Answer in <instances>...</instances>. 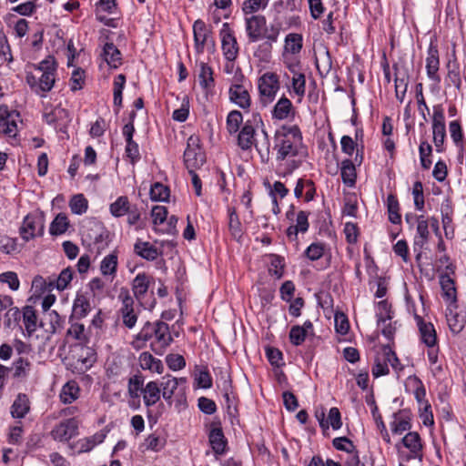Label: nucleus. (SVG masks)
<instances>
[{
    "label": "nucleus",
    "instance_id": "23",
    "mask_svg": "<svg viewBox=\"0 0 466 466\" xmlns=\"http://www.w3.org/2000/svg\"><path fill=\"white\" fill-rule=\"evenodd\" d=\"M255 128L249 120L246 121L238 131V145L244 150L249 149L255 144Z\"/></svg>",
    "mask_w": 466,
    "mask_h": 466
},
{
    "label": "nucleus",
    "instance_id": "56",
    "mask_svg": "<svg viewBox=\"0 0 466 466\" xmlns=\"http://www.w3.org/2000/svg\"><path fill=\"white\" fill-rule=\"evenodd\" d=\"M55 73L56 71L44 72L42 73L41 76L38 77V87L41 92L47 93L53 88L56 82Z\"/></svg>",
    "mask_w": 466,
    "mask_h": 466
},
{
    "label": "nucleus",
    "instance_id": "4",
    "mask_svg": "<svg viewBox=\"0 0 466 466\" xmlns=\"http://www.w3.org/2000/svg\"><path fill=\"white\" fill-rule=\"evenodd\" d=\"M279 89V76L275 73L267 72L258 79V91L260 101L264 106L271 103Z\"/></svg>",
    "mask_w": 466,
    "mask_h": 466
},
{
    "label": "nucleus",
    "instance_id": "51",
    "mask_svg": "<svg viewBox=\"0 0 466 466\" xmlns=\"http://www.w3.org/2000/svg\"><path fill=\"white\" fill-rule=\"evenodd\" d=\"M144 380L141 376L134 375L128 380V395L131 399L140 398V394H143L144 390Z\"/></svg>",
    "mask_w": 466,
    "mask_h": 466
},
{
    "label": "nucleus",
    "instance_id": "52",
    "mask_svg": "<svg viewBox=\"0 0 466 466\" xmlns=\"http://www.w3.org/2000/svg\"><path fill=\"white\" fill-rule=\"evenodd\" d=\"M302 48V36L299 34H289L285 38V49L293 55L300 52Z\"/></svg>",
    "mask_w": 466,
    "mask_h": 466
},
{
    "label": "nucleus",
    "instance_id": "6",
    "mask_svg": "<svg viewBox=\"0 0 466 466\" xmlns=\"http://www.w3.org/2000/svg\"><path fill=\"white\" fill-rule=\"evenodd\" d=\"M80 420L76 417L63 420L54 427L50 434L55 441H68L78 435Z\"/></svg>",
    "mask_w": 466,
    "mask_h": 466
},
{
    "label": "nucleus",
    "instance_id": "20",
    "mask_svg": "<svg viewBox=\"0 0 466 466\" xmlns=\"http://www.w3.org/2000/svg\"><path fill=\"white\" fill-rule=\"evenodd\" d=\"M161 396V387L157 381L151 380L144 387L143 400L147 408L154 406L160 400Z\"/></svg>",
    "mask_w": 466,
    "mask_h": 466
},
{
    "label": "nucleus",
    "instance_id": "27",
    "mask_svg": "<svg viewBox=\"0 0 466 466\" xmlns=\"http://www.w3.org/2000/svg\"><path fill=\"white\" fill-rule=\"evenodd\" d=\"M91 310L88 298L84 294H77L73 303L71 317L76 319L85 318Z\"/></svg>",
    "mask_w": 466,
    "mask_h": 466
},
{
    "label": "nucleus",
    "instance_id": "38",
    "mask_svg": "<svg viewBox=\"0 0 466 466\" xmlns=\"http://www.w3.org/2000/svg\"><path fill=\"white\" fill-rule=\"evenodd\" d=\"M23 323L29 335L33 334L37 328V316L32 306H26L23 310Z\"/></svg>",
    "mask_w": 466,
    "mask_h": 466
},
{
    "label": "nucleus",
    "instance_id": "34",
    "mask_svg": "<svg viewBox=\"0 0 466 466\" xmlns=\"http://www.w3.org/2000/svg\"><path fill=\"white\" fill-rule=\"evenodd\" d=\"M126 85V76L123 74L117 75L114 79L113 88V103L116 107L115 111L117 114L122 106V93Z\"/></svg>",
    "mask_w": 466,
    "mask_h": 466
},
{
    "label": "nucleus",
    "instance_id": "28",
    "mask_svg": "<svg viewBox=\"0 0 466 466\" xmlns=\"http://www.w3.org/2000/svg\"><path fill=\"white\" fill-rule=\"evenodd\" d=\"M32 369V363L28 359H25L23 357H19L13 362V377L18 380H25Z\"/></svg>",
    "mask_w": 466,
    "mask_h": 466
},
{
    "label": "nucleus",
    "instance_id": "58",
    "mask_svg": "<svg viewBox=\"0 0 466 466\" xmlns=\"http://www.w3.org/2000/svg\"><path fill=\"white\" fill-rule=\"evenodd\" d=\"M325 245L320 242L310 244L305 250V256L311 261H315L323 257Z\"/></svg>",
    "mask_w": 466,
    "mask_h": 466
},
{
    "label": "nucleus",
    "instance_id": "44",
    "mask_svg": "<svg viewBox=\"0 0 466 466\" xmlns=\"http://www.w3.org/2000/svg\"><path fill=\"white\" fill-rule=\"evenodd\" d=\"M387 208L389 213V220L393 224H400L401 221L400 205L397 198L392 194H390L387 198Z\"/></svg>",
    "mask_w": 466,
    "mask_h": 466
},
{
    "label": "nucleus",
    "instance_id": "17",
    "mask_svg": "<svg viewBox=\"0 0 466 466\" xmlns=\"http://www.w3.org/2000/svg\"><path fill=\"white\" fill-rule=\"evenodd\" d=\"M210 34L211 31L207 27L204 21L198 19L194 22L193 35L197 53H203L205 45L208 44Z\"/></svg>",
    "mask_w": 466,
    "mask_h": 466
},
{
    "label": "nucleus",
    "instance_id": "54",
    "mask_svg": "<svg viewBox=\"0 0 466 466\" xmlns=\"http://www.w3.org/2000/svg\"><path fill=\"white\" fill-rule=\"evenodd\" d=\"M390 370L388 367V361L385 360V352L384 349L382 352L379 354L375 359V363L372 368V375L375 378H379L380 376H384L389 374Z\"/></svg>",
    "mask_w": 466,
    "mask_h": 466
},
{
    "label": "nucleus",
    "instance_id": "64",
    "mask_svg": "<svg viewBox=\"0 0 466 466\" xmlns=\"http://www.w3.org/2000/svg\"><path fill=\"white\" fill-rule=\"evenodd\" d=\"M333 447L338 451H346L347 453L352 452L355 450V445L347 437H337L332 441Z\"/></svg>",
    "mask_w": 466,
    "mask_h": 466
},
{
    "label": "nucleus",
    "instance_id": "11",
    "mask_svg": "<svg viewBox=\"0 0 466 466\" xmlns=\"http://www.w3.org/2000/svg\"><path fill=\"white\" fill-rule=\"evenodd\" d=\"M279 35V29L272 25L269 28V33L263 38L265 41L259 44L254 52L255 57L260 61L268 62L271 57L272 44L278 41Z\"/></svg>",
    "mask_w": 466,
    "mask_h": 466
},
{
    "label": "nucleus",
    "instance_id": "22",
    "mask_svg": "<svg viewBox=\"0 0 466 466\" xmlns=\"http://www.w3.org/2000/svg\"><path fill=\"white\" fill-rule=\"evenodd\" d=\"M30 411V400L25 393H18L15 399L10 412L15 419H23Z\"/></svg>",
    "mask_w": 466,
    "mask_h": 466
},
{
    "label": "nucleus",
    "instance_id": "49",
    "mask_svg": "<svg viewBox=\"0 0 466 466\" xmlns=\"http://www.w3.org/2000/svg\"><path fill=\"white\" fill-rule=\"evenodd\" d=\"M448 86H453L457 89L461 88V79L460 74V68L458 64L454 61L453 63L449 62L448 64V74L446 77Z\"/></svg>",
    "mask_w": 466,
    "mask_h": 466
},
{
    "label": "nucleus",
    "instance_id": "31",
    "mask_svg": "<svg viewBox=\"0 0 466 466\" xmlns=\"http://www.w3.org/2000/svg\"><path fill=\"white\" fill-rule=\"evenodd\" d=\"M134 251L137 255L150 261L155 260L158 257V251L156 247L149 242H143L139 239L134 245Z\"/></svg>",
    "mask_w": 466,
    "mask_h": 466
},
{
    "label": "nucleus",
    "instance_id": "41",
    "mask_svg": "<svg viewBox=\"0 0 466 466\" xmlns=\"http://www.w3.org/2000/svg\"><path fill=\"white\" fill-rule=\"evenodd\" d=\"M69 226V221L66 214L59 213L52 221L49 232L53 236L64 234Z\"/></svg>",
    "mask_w": 466,
    "mask_h": 466
},
{
    "label": "nucleus",
    "instance_id": "33",
    "mask_svg": "<svg viewBox=\"0 0 466 466\" xmlns=\"http://www.w3.org/2000/svg\"><path fill=\"white\" fill-rule=\"evenodd\" d=\"M103 56L111 67L117 68L121 65V53L113 43H106L105 45Z\"/></svg>",
    "mask_w": 466,
    "mask_h": 466
},
{
    "label": "nucleus",
    "instance_id": "59",
    "mask_svg": "<svg viewBox=\"0 0 466 466\" xmlns=\"http://www.w3.org/2000/svg\"><path fill=\"white\" fill-rule=\"evenodd\" d=\"M0 251L5 254L18 252L17 239L0 234Z\"/></svg>",
    "mask_w": 466,
    "mask_h": 466
},
{
    "label": "nucleus",
    "instance_id": "62",
    "mask_svg": "<svg viewBox=\"0 0 466 466\" xmlns=\"http://www.w3.org/2000/svg\"><path fill=\"white\" fill-rule=\"evenodd\" d=\"M446 316L451 330L454 333H459L464 326L463 317L460 316L458 313H453L451 310H450V313Z\"/></svg>",
    "mask_w": 466,
    "mask_h": 466
},
{
    "label": "nucleus",
    "instance_id": "40",
    "mask_svg": "<svg viewBox=\"0 0 466 466\" xmlns=\"http://www.w3.org/2000/svg\"><path fill=\"white\" fill-rule=\"evenodd\" d=\"M228 228L232 237L239 239L242 235V227L235 208H228Z\"/></svg>",
    "mask_w": 466,
    "mask_h": 466
},
{
    "label": "nucleus",
    "instance_id": "18",
    "mask_svg": "<svg viewBox=\"0 0 466 466\" xmlns=\"http://www.w3.org/2000/svg\"><path fill=\"white\" fill-rule=\"evenodd\" d=\"M209 443L216 454L221 455L226 451L227 441L219 423L213 422L208 434Z\"/></svg>",
    "mask_w": 466,
    "mask_h": 466
},
{
    "label": "nucleus",
    "instance_id": "39",
    "mask_svg": "<svg viewBox=\"0 0 466 466\" xmlns=\"http://www.w3.org/2000/svg\"><path fill=\"white\" fill-rule=\"evenodd\" d=\"M117 268V255L116 252L106 256L100 263V271L103 276H115Z\"/></svg>",
    "mask_w": 466,
    "mask_h": 466
},
{
    "label": "nucleus",
    "instance_id": "19",
    "mask_svg": "<svg viewBox=\"0 0 466 466\" xmlns=\"http://www.w3.org/2000/svg\"><path fill=\"white\" fill-rule=\"evenodd\" d=\"M440 66L439 51L432 44L428 49V56L426 59V70L430 79L439 83L441 81L438 70Z\"/></svg>",
    "mask_w": 466,
    "mask_h": 466
},
{
    "label": "nucleus",
    "instance_id": "61",
    "mask_svg": "<svg viewBox=\"0 0 466 466\" xmlns=\"http://www.w3.org/2000/svg\"><path fill=\"white\" fill-rule=\"evenodd\" d=\"M304 329L299 325H295L290 329L289 337L294 346H299L305 341L308 334Z\"/></svg>",
    "mask_w": 466,
    "mask_h": 466
},
{
    "label": "nucleus",
    "instance_id": "55",
    "mask_svg": "<svg viewBox=\"0 0 466 466\" xmlns=\"http://www.w3.org/2000/svg\"><path fill=\"white\" fill-rule=\"evenodd\" d=\"M21 319V312L17 307L11 306L7 309L4 318V326L6 329H14L18 325Z\"/></svg>",
    "mask_w": 466,
    "mask_h": 466
},
{
    "label": "nucleus",
    "instance_id": "15",
    "mask_svg": "<svg viewBox=\"0 0 466 466\" xmlns=\"http://www.w3.org/2000/svg\"><path fill=\"white\" fill-rule=\"evenodd\" d=\"M107 232L101 227H96V229L83 234V242L88 246L93 244L96 248V253L99 254L107 246Z\"/></svg>",
    "mask_w": 466,
    "mask_h": 466
},
{
    "label": "nucleus",
    "instance_id": "48",
    "mask_svg": "<svg viewBox=\"0 0 466 466\" xmlns=\"http://www.w3.org/2000/svg\"><path fill=\"white\" fill-rule=\"evenodd\" d=\"M449 130L451 134V137L457 147L461 150L463 149L464 147V138L461 126L458 120H453L449 124Z\"/></svg>",
    "mask_w": 466,
    "mask_h": 466
},
{
    "label": "nucleus",
    "instance_id": "36",
    "mask_svg": "<svg viewBox=\"0 0 466 466\" xmlns=\"http://www.w3.org/2000/svg\"><path fill=\"white\" fill-rule=\"evenodd\" d=\"M130 202L126 196H121L116 200L110 204L109 211L115 218H120L127 215L131 208Z\"/></svg>",
    "mask_w": 466,
    "mask_h": 466
},
{
    "label": "nucleus",
    "instance_id": "13",
    "mask_svg": "<svg viewBox=\"0 0 466 466\" xmlns=\"http://www.w3.org/2000/svg\"><path fill=\"white\" fill-rule=\"evenodd\" d=\"M229 100L244 110L249 109L251 98L248 89L241 84L234 83L230 86Z\"/></svg>",
    "mask_w": 466,
    "mask_h": 466
},
{
    "label": "nucleus",
    "instance_id": "12",
    "mask_svg": "<svg viewBox=\"0 0 466 466\" xmlns=\"http://www.w3.org/2000/svg\"><path fill=\"white\" fill-rule=\"evenodd\" d=\"M401 442L405 448L410 451L408 460L418 459L420 461L423 459V444L421 438L417 431L408 432L402 439Z\"/></svg>",
    "mask_w": 466,
    "mask_h": 466
},
{
    "label": "nucleus",
    "instance_id": "42",
    "mask_svg": "<svg viewBox=\"0 0 466 466\" xmlns=\"http://www.w3.org/2000/svg\"><path fill=\"white\" fill-rule=\"evenodd\" d=\"M242 123L243 116L240 111L232 110L228 114L226 127L230 135L237 134L239 131V127Z\"/></svg>",
    "mask_w": 466,
    "mask_h": 466
},
{
    "label": "nucleus",
    "instance_id": "29",
    "mask_svg": "<svg viewBox=\"0 0 466 466\" xmlns=\"http://www.w3.org/2000/svg\"><path fill=\"white\" fill-rule=\"evenodd\" d=\"M290 72L293 74L291 79V86L293 92L299 96L300 101L306 92V77L303 73L296 71V66H289Z\"/></svg>",
    "mask_w": 466,
    "mask_h": 466
},
{
    "label": "nucleus",
    "instance_id": "45",
    "mask_svg": "<svg viewBox=\"0 0 466 466\" xmlns=\"http://www.w3.org/2000/svg\"><path fill=\"white\" fill-rule=\"evenodd\" d=\"M200 71L198 74L199 84L205 88L208 89L214 86L213 70L204 62L199 64Z\"/></svg>",
    "mask_w": 466,
    "mask_h": 466
},
{
    "label": "nucleus",
    "instance_id": "35",
    "mask_svg": "<svg viewBox=\"0 0 466 466\" xmlns=\"http://www.w3.org/2000/svg\"><path fill=\"white\" fill-rule=\"evenodd\" d=\"M79 387L74 380L66 382L60 392V400L65 404L75 401L79 397Z\"/></svg>",
    "mask_w": 466,
    "mask_h": 466
},
{
    "label": "nucleus",
    "instance_id": "7",
    "mask_svg": "<svg viewBox=\"0 0 466 466\" xmlns=\"http://www.w3.org/2000/svg\"><path fill=\"white\" fill-rule=\"evenodd\" d=\"M118 298L122 302V306L119 309L122 322L125 327L131 329L136 326L137 321V314L134 309V299L130 296L129 291L124 289H121Z\"/></svg>",
    "mask_w": 466,
    "mask_h": 466
},
{
    "label": "nucleus",
    "instance_id": "26",
    "mask_svg": "<svg viewBox=\"0 0 466 466\" xmlns=\"http://www.w3.org/2000/svg\"><path fill=\"white\" fill-rule=\"evenodd\" d=\"M73 279V269L66 268L63 269L57 277H50L48 279V286L50 289H56L58 290L66 289Z\"/></svg>",
    "mask_w": 466,
    "mask_h": 466
},
{
    "label": "nucleus",
    "instance_id": "8",
    "mask_svg": "<svg viewBox=\"0 0 466 466\" xmlns=\"http://www.w3.org/2000/svg\"><path fill=\"white\" fill-rule=\"evenodd\" d=\"M155 341L151 342L150 348L157 355H163L166 349L173 341V339L169 333V327L166 322L156 321L155 322Z\"/></svg>",
    "mask_w": 466,
    "mask_h": 466
},
{
    "label": "nucleus",
    "instance_id": "57",
    "mask_svg": "<svg viewBox=\"0 0 466 466\" xmlns=\"http://www.w3.org/2000/svg\"><path fill=\"white\" fill-rule=\"evenodd\" d=\"M420 163L424 169H429L431 166V156L432 147L427 142L422 141L419 147Z\"/></svg>",
    "mask_w": 466,
    "mask_h": 466
},
{
    "label": "nucleus",
    "instance_id": "47",
    "mask_svg": "<svg viewBox=\"0 0 466 466\" xmlns=\"http://www.w3.org/2000/svg\"><path fill=\"white\" fill-rule=\"evenodd\" d=\"M376 317L378 326L384 325L386 321L392 319L391 307L387 300L378 302Z\"/></svg>",
    "mask_w": 466,
    "mask_h": 466
},
{
    "label": "nucleus",
    "instance_id": "24",
    "mask_svg": "<svg viewBox=\"0 0 466 466\" xmlns=\"http://www.w3.org/2000/svg\"><path fill=\"white\" fill-rule=\"evenodd\" d=\"M440 284L444 299L449 301L451 305L455 304L457 302V292L453 279L448 274H441Z\"/></svg>",
    "mask_w": 466,
    "mask_h": 466
},
{
    "label": "nucleus",
    "instance_id": "53",
    "mask_svg": "<svg viewBox=\"0 0 466 466\" xmlns=\"http://www.w3.org/2000/svg\"><path fill=\"white\" fill-rule=\"evenodd\" d=\"M69 207L74 214L82 215L86 212L88 202L84 195L77 194L71 198Z\"/></svg>",
    "mask_w": 466,
    "mask_h": 466
},
{
    "label": "nucleus",
    "instance_id": "3",
    "mask_svg": "<svg viewBox=\"0 0 466 466\" xmlns=\"http://www.w3.org/2000/svg\"><path fill=\"white\" fill-rule=\"evenodd\" d=\"M44 230L45 220L43 216L38 213H29L24 218L19 234L23 240L28 242L36 237L43 236Z\"/></svg>",
    "mask_w": 466,
    "mask_h": 466
},
{
    "label": "nucleus",
    "instance_id": "5",
    "mask_svg": "<svg viewBox=\"0 0 466 466\" xmlns=\"http://www.w3.org/2000/svg\"><path fill=\"white\" fill-rule=\"evenodd\" d=\"M245 29L250 43H256L265 37L269 29L267 19L262 15H252L245 17Z\"/></svg>",
    "mask_w": 466,
    "mask_h": 466
},
{
    "label": "nucleus",
    "instance_id": "14",
    "mask_svg": "<svg viewBox=\"0 0 466 466\" xmlns=\"http://www.w3.org/2000/svg\"><path fill=\"white\" fill-rule=\"evenodd\" d=\"M309 212L304 210L297 214L296 224L290 225L286 230V235L289 241L298 242L299 233L304 234L309 230Z\"/></svg>",
    "mask_w": 466,
    "mask_h": 466
},
{
    "label": "nucleus",
    "instance_id": "37",
    "mask_svg": "<svg viewBox=\"0 0 466 466\" xmlns=\"http://www.w3.org/2000/svg\"><path fill=\"white\" fill-rule=\"evenodd\" d=\"M155 322L151 323L149 321L146 322L141 330L137 334L135 340L132 342V346L135 349H141L143 345H140L139 342L145 343L154 338L155 333Z\"/></svg>",
    "mask_w": 466,
    "mask_h": 466
},
{
    "label": "nucleus",
    "instance_id": "43",
    "mask_svg": "<svg viewBox=\"0 0 466 466\" xmlns=\"http://www.w3.org/2000/svg\"><path fill=\"white\" fill-rule=\"evenodd\" d=\"M169 196V187L160 182L154 183L150 187V198L153 201H168Z\"/></svg>",
    "mask_w": 466,
    "mask_h": 466
},
{
    "label": "nucleus",
    "instance_id": "63",
    "mask_svg": "<svg viewBox=\"0 0 466 466\" xmlns=\"http://www.w3.org/2000/svg\"><path fill=\"white\" fill-rule=\"evenodd\" d=\"M166 362L167 367L174 371L180 370L186 366L184 357L179 354H168L166 357Z\"/></svg>",
    "mask_w": 466,
    "mask_h": 466
},
{
    "label": "nucleus",
    "instance_id": "30",
    "mask_svg": "<svg viewBox=\"0 0 466 466\" xmlns=\"http://www.w3.org/2000/svg\"><path fill=\"white\" fill-rule=\"evenodd\" d=\"M76 318L70 317V327L66 330V337L79 341L80 343L86 342L88 339L87 333L84 324L75 321Z\"/></svg>",
    "mask_w": 466,
    "mask_h": 466
},
{
    "label": "nucleus",
    "instance_id": "25",
    "mask_svg": "<svg viewBox=\"0 0 466 466\" xmlns=\"http://www.w3.org/2000/svg\"><path fill=\"white\" fill-rule=\"evenodd\" d=\"M390 428L394 434L401 435L403 432L410 430V418L404 413V410L395 412L393 414V421L390 423Z\"/></svg>",
    "mask_w": 466,
    "mask_h": 466
},
{
    "label": "nucleus",
    "instance_id": "16",
    "mask_svg": "<svg viewBox=\"0 0 466 466\" xmlns=\"http://www.w3.org/2000/svg\"><path fill=\"white\" fill-rule=\"evenodd\" d=\"M417 326L420 334L421 341L429 348H433L437 344V335L434 326L431 322H425L424 319L415 314Z\"/></svg>",
    "mask_w": 466,
    "mask_h": 466
},
{
    "label": "nucleus",
    "instance_id": "32",
    "mask_svg": "<svg viewBox=\"0 0 466 466\" xmlns=\"http://www.w3.org/2000/svg\"><path fill=\"white\" fill-rule=\"evenodd\" d=\"M292 109L293 106L291 101L283 96L274 106L272 110V117L279 120H284L289 117Z\"/></svg>",
    "mask_w": 466,
    "mask_h": 466
},
{
    "label": "nucleus",
    "instance_id": "1",
    "mask_svg": "<svg viewBox=\"0 0 466 466\" xmlns=\"http://www.w3.org/2000/svg\"><path fill=\"white\" fill-rule=\"evenodd\" d=\"M301 140L302 135L298 126L284 125L278 128L274 136L277 158L283 160L289 156H295Z\"/></svg>",
    "mask_w": 466,
    "mask_h": 466
},
{
    "label": "nucleus",
    "instance_id": "50",
    "mask_svg": "<svg viewBox=\"0 0 466 466\" xmlns=\"http://www.w3.org/2000/svg\"><path fill=\"white\" fill-rule=\"evenodd\" d=\"M429 226L426 219H420L417 224V235L414 239V245L422 248L425 243H427L430 236Z\"/></svg>",
    "mask_w": 466,
    "mask_h": 466
},
{
    "label": "nucleus",
    "instance_id": "60",
    "mask_svg": "<svg viewBox=\"0 0 466 466\" xmlns=\"http://www.w3.org/2000/svg\"><path fill=\"white\" fill-rule=\"evenodd\" d=\"M433 143L437 152L444 151L446 127H432Z\"/></svg>",
    "mask_w": 466,
    "mask_h": 466
},
{
    "label": "nucleus",
    "instance_id": "10",
    "mask_svg": "<svg viewBox=\"0 0 466 466\" xmlns=\"http://www.w3.org/2000/svg\"><path fill=\"white\" fill-rule=\"evenodd\" d=\"M160 387L162 397L169 406L172 405V398L175 395L178 398L177 401L179 403L186 400L185 387L179 388L177 386V381L171 379L170 375L163 377V381L160 383Z\"/></svg>",
    "mask_w": 466,
    "mask_h": 466
},
{
    "label": "nucleus",
    "instance_id": "9",
    "mask_svg": "<svg viewBox=\"0 0 466 466\" xmlns=\"http://www.w3.org/2000/svg\"><path fill=\"white\" fill-rule=\"evenodd\" d=\"M221 47L225 58L234 61L238 54V46L233 30L228 23H224L220 30Z\"/></svg>",
    "mask_w": 466,
    "mask_h": 466
},
{
    "label": "nucleus",
    "instance_id": "21",
    "mask_svg": "<svg viewBox=\"0 0 466 466\" xmlns=\"http://www.w3.org/2000/svg\"><path fill=\"white\" fill-rule=\"evenodd\" d=\"M153 278L146 273H138L132 281V291L135 298L140 301L147 294Z\"/></svg>",
    "mask_w": 466,
    "mask_h": 466
},
{
    "label": "nucleus",
    "instance_id": "46",
    "mask_svg": "<svg viewBox=\"0 0 466 466\" xmlns=\"http://www.w3.org/2000/svg\"><path fill=\"white\" fill-rule=\"evenodd\" d=\"M268 4V0H244L242 11L246 16L255 15V13L264 10Z\"/></svg>",
    "mask_w": 466,
    "mask_h": 466
},
{
    "label": "nucleus",
    "instance_id": "2",
    "mask_svg": "<svg viewBox=\"0 0 466 466\" xmlns=\"http://www.w3.org/2000/svg\"><path fill=\"white\" fill-rule=\"evenodd\" d=\"M199 143L200 139L198 136H190L187 139V146L184 152V162L189 175H196V171L206 162L205 154Z\"/></svg>",
    "mask_w": 466,
    "mask_h": 466
}]
</instances>
